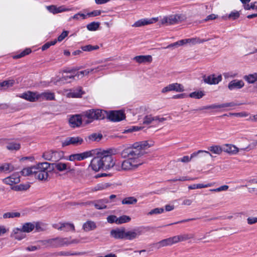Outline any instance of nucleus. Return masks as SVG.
<instances>
[{"instance_id":"16","label":"nucleus","mask_w":257,"mask_h":257,"mask_svg":"<svg viewBox=\"0 0 257 257\" xmlns=\"http://www.w3.org/2000/svg\"><path fill=\"white\" fill-rule=\"evenodd\" d=\"M110 235L111 237L116 239H124L125 228L121 227L113 229L110 232Z\"/></svg>"},{"instance_id":"53","label":"nucleus","mask_w":257,"mask_h":257,"mask_svg":"<svg viewBox=\"0 0 257 257\" xmlns=\"http://www.w3.org/2000/svg\"><path fill=\"white\" fill-rule=\"evenodd\" d=\"M230 115L239 117H245L249 115V114L245 111L237 112V113H231Z\"/></svg>"},{"instance_id":"21","label":"nucleus","mask_w":257,"mask_h":257,"mask_svg":"<svg viewBox=\"0 0 257 257\" xmlns=\"http://www.w3.org/2000/svg\"><path fill=\"white\" fill-rule=\"evenodd\" d=\"M53 226L58 230H64L66 231H74L75 230V226L74 224L71 223H59V224H54Z\"/></svg>"},{"instance_id":"19","label":"nucleus","mask_w":257,"mask_h":257,"mask_svg":"<svg viewBox=\"0 0 257 257\" xmlns=\"http://www.w3.org/2000/svg\"><path fill=\"white\" fill-rule=\"evenodd\" d=\"M3 182L9 185H13L20 182V176L18 173H14L11 176L6 177L3 180Z\"/></svg>"},{"instance_id":"14","label":"nucleus","mask_w":257,"mask_h":257,"mask_svg":"<svg viewBox=\"0 0 257 257\" xmlns=\"http://www.w3.org/2000/svg\"><path fill=\"white\" fill-rule=\"evenodd\" d=\"M53 169H56L59 172L67 171L69 172L71 171V165L69 163H63L61 162H57L52 164Z\"/></svg>"},{"instance_id":"39","label":"nucleus","mask_w":257,"mask_h":257,"mask_svg":"<svg viewBox=\"0 0 257 257\" xmlns=\"http://www.w3.org/2000/svg\"><path fill=\"white\" fill-rule=\"evenodd\" d=\"M15 83V80L13 79H9L5 80L0 83V88L2 89H7L12 87Z\"/></svg>"},{"instance_id":"52","label":"nucleus","mask_w":257,"mask_h":257,"mask_svg":"<svg viewBox=\"0 0 257 257\" xmlns=\"http://www.w3.org/2000/svg\"><path fill=\"white\" fill-rule=\"evenodd\" d=\"M239 16L240 14L238 11H233L230 13V14L227 16V18L232 20H235L239 18Z\"/></svg>"},{"instance_id":"42","label":"nucleus","mask_w":257,"mask_h":257,"mask_svg":"<svg viewBox=\"0 0 257 257\" xmlns=\"http://www.w3.org/2000/svg\"><path fill=\"white\" fill-rule=\"evenodd\" d=\"M137 202V199L134 197H126L122 200V204L131 205L136 204Z\"/></svg>"},{"instance_id":"61","label":"nucleus","mask_w":257,"mask_h":257,"mask_svg":"<svg viewBox=\"0 0 257 257\" xmlns=\"http://www.w3.org/2000/svg\"><path fill=\"white\" fill-rule=\"evenodd\" d=\"M247 222L248 224L251 225L257 223V217H248L247 218Z\"/></svg>"},{"instance_id":"1","label":"nucleus","mask_w":257,"mask_h":257,"mask_svg":"<svg viewBox=\"0 0 257 257\" xmlns=\"http://www.w3.org/2000/svg\"><path fill=\"white\" fill-rule=\"evenodd\" d=\"M153 145V143L149 141L136 142L132 146L125 147L120 153L122 158H126L121 163L115 165L112 155L115 154L113 150H101L103 170L109 169L115 166L117 171H132L138 168L144 163L142 157L145 150Z\"/></svg>"},{"instance_id":"29","label":"nucleus","mask_w":257,"mask_h":257,"mask_svg":"<svg viewBox=\"0 0 257 257\" xmlns=\"http://www.w3.org/2000/svg\"><path fill=\"white\" fill-rule=\"evenodd\" d=\"M69 122L71 127H78L82 123V118L79 115H73L69 118Z\"/></svg>"},{"instance_id":"9","label":"nucleus","mask_w":257,"mask_h":257,"mask_svg":"<svg viewBox=\"0 0 257 257\" xmlns=\"http://www.w3.org/2000/svg\"><path fill=\"white\" fill-rule=\"evenodd\" d=\"M83 142V139L80 137H68L62 141V146L63 147L69 145L77 146L81 145Z\"/></svg>"},{"instance_id":"26","label":"nucleus","mask_w":257,"mask_h":257,"mask_svg":"<svg viewBox=\"0 0 257 257\" xmlns=\"http://www.w3.org/2000/svg\"><path fill=\"white\" fill-rule=\"evenodd\" d=\"M11 236L15 239L21 240L26 237V234L22 228H15L12 232Z\"/></svg>"},{"instance_id":"20","label":"nucleus","mask_w":257,"mask_h":257,"mask_svg":"<svg viewBox=\"0 0 257 257\" xmlns=\"http://www.w3.org/2000/svg\"><path fill=\"white\" fill-rule=\"evenodd\" d=\"M222 80L221 75L211 74L204 78V81L209 84H217Z\"/></svg>"},{"instance_id":"46","label":"nucleus","mask_w":257,"mask_h":257,"mask_svg":"<svg viewBox=\"0 0 257 257\" xmlns=\"http://www.w3.org/2000/svg\"><path fill=\"white\" fill-rule=\"evenodd\" d=\"M99 25L100 24L99 22H93L87 25V29L89 31H94L98 29Z\"/></svg>"},{"instance_id":"44","label":"nucleus","mask_w":257,"mask_h":257,"mask_svg":"<svg viewBox=\"0 0 257 257\" xmlns=\"http://www.w3.org/2000/svg\"><path fill=\"white\" fill-rule=\"evenodd\" d=\"M108 186L106 184H98L94 187L90 188V192H95L97 191L103 190L106 189Z\"/></svg>"},{"instance_id":"24","label":"nucleus","mask_w":257,"mask_h":257,"mask_svg":"<svg viewBox=\"0 0 257 257\" xmlns=\"http://www.w3.org/2000/svg\"><path fill=\"white\" fill-rule=\"evenodd\" d=\"M158 18H152L150 19H141V20H139L138 21L136 22L133 25V27H142L143 26L153 24L154 22L158 21Z\"/></svg>"},{"instance_id":"45","label":"nucleus","mask_w":257,"mask_h":257,"mask_svg":"<svg viewBox=\"0 0 257 257\" xmlns=\"http://www.w3.org/2000/svg\"><path fill=\"white\" fill-rule=\"evenodd\" d=\"M81 48L83 51L90 52L98 49L99 47L97 45L93 46L91 45H87L82 46Z\"/></svg>"},{"instance_id":"37","label":"nucleus","mask_w":257,"mask_h":257,"mask_svg":"<svg viewBox=\"0 0 257 257\" xmlns=\"http://www.w3.org/2000/svg\"><path fill=\"white\" fill-rule=\"evenodd\" d=\"M21 216V213L18 212H8L3 215L4 219L18 218Z\"/></svg>"},{"instance_id":"18","label":"nucleus","mask_w":257,"mask_h":257,"mask_svg":"<svg viewBox=\"0 0 257 257\" xmlns=\"http://www.w3.org/2000/svg\"><path fill=\"white\" fill-rule=\"evenodd\" d=\"M108 118L113 121H119L124 119L125 115L121 110L112 111L108 115Z\"/></svg>"},{"instance_id":"2","label":"nucleus","mask_w":257,"mask_h":257,"mask_svg":"<svg viewBox=\"0 0 257 257\" xmlns=\"http://www.w3.org/2000/svg\"><path fill=\"white\" fill-rule=\"evenodd\" d=\"M51 164L39 163L36 165L23 169L21 173L25 176H31L40 181H46L49 177Z\"/></svg>"},{"instance_id":"28","label":"nucleus","mask_w":257,"mask_h":257,"mask_svg":"<svg viewBox=\"0 0 257 257\" xmlns=\"http://www.w3.org/2000/svg\"><path fill=\"white\" fill-rule=\"evenodd\" d=\"M39 100H55V94L49 91L38 93Z\"/></svg>"},{"instance_id":"50","label":"nucleus","mask_w":257,"mask_h":257,"mask_svg":"<svg viewBox=\"0 0 257 257\" xmlns=\"http://www.w3.org/2000/svg\"><path fill=\"white\" fill-rule=\"evenodd\" d=\"M200 153H205V154L209 155L210 156L212 157L211 154L209 151H204V150H199L197 152H194L192 154H191V155L190 157L191 158V160H192L194 157H197L198 156V155H199Z\"/></svg>"},{"instance_id":"34","label":"nucleus","mask_w":257,"mask_h":257,"mask_svg":"<svg viewBox=\"0 0 257 257\" xmlns=\"http://www.w3.org/2000/svg\"><path fill=\"white\" fill-rule=\"evenodd\" d=\"M243 79L248 83L252 84L257 80V73L245 75L243 77Z\"/></svg>"},{"instance_id":"58","label":"nucleus","mask_w":257,"mask_h":257,"mask_svg":"<svg viewBox=\"0 0 257 257\" xmlns=\"http://www.w3.org/2000/svg\"><path fill=\"white\" fill-rule=\"evenodd\" d=\"M107 221L108 223H116L117 224V217L115 215H109L107 217Z\"/></svg>"},{"instance_id":"36","label":"nucleus","mask_w":257,"mask_h":257,"mask_svg":"<svg viewBox=\"0 0 257 257\" xmlns=\"http://www.w3.org/2000/svg\"><path fill=\"white\" fill-rule=\"evenodd\" d=\"M208 150L212 153L220 155L223 151L222 148L219 145H213L208 148Z\"/></svg>"},{"instance_id":"6","label":"nucleus","mask_w":257,"mask_h":257,"mask_svg":"<svg viewBox=\"0 0 257 257\" xmlns=\"http://www.w3.org/2000/svg\"><path fill=\"white\" fill-rule=\"evenodd\" d=\"M185 20V17L182 15H171L164 17L161 20L162 24L171 25L178 24Z\"/></svg>"},{"instance_id":"4","label":"nucleus","mask_w":257,"mask_h":257,"mask_svg":"<svg viewBox=\"0 0 257 257\" xmlns=\"http://www.w3.org/2000/svg\"><path fill=\"white\" fill-rule=\"evenodd\" d=\"M189 238V237L187 234H181L174 236L163 239L156 243L154 246L157 248H160L164 246L172 245L175 243L186 240Z\"/></svg>"},{"instance_id":"12","label":"nucleus","mask_w":257,"mask_h":257,"mask_svg":"<svg viewBox=\"0 0 257 257\" xmlns=\"http://www.w3.org/2000/svg\"><path fill=\"white\" fill-rule=\"evenodd\" d=\"M142 233L143 229L141 228H136L127 231L125 230L124 239L128 240L134 239L138 238Z\"/></svg>"},{"instance_id":"7","label":"nucleus","mask_w":257,"mask_h":257,"mask_svg":"<svg viewBox=\"0 0 257 257\" xmlns=\"http://www.w3.org/2000/svg\"><path fill=\"white\" fill-rule=\"evenodd\" d=\"M250 145L247 146L244 148H238L236 146L230 144H225L222 146L223 151L230 155H236L240 151H248L250 150Z\"/></svg>"},{"instance_id":"57","label":"nucleus","mask_w":257,"mask_h":257,"mask_svg":"<svg viewBox=\"0 0 257 257\" xmlns=\"http://www.w3.org/2000/svg\"><path fill=\"white\" fill-rule=\"evenodd\" d=\"M195 179L192 178H189L187 176H183L180 177L178 178L174 179L173 180V181H192L194 180Z\"/></svg>"},{"instance_id":"5","label":"nucleus","mask_w":257,"mask_h":257,"mask_svg":"<svg viewBox=\"0 0 257 257\" xmlns=\"http://www.w3.org/2000/svg\"><path fill=\"white\" fill-rule=\"evenodd\" d=\"M94 152L92 157L93 158L90 162L89 167L95 172L103 170L102 160L100 150H91Z\"/></svg>"},{"instance_id":"47","label":"nucleus","mask_w":257,"mask_h":257,"mask_svg":"<svg viewBox=\"0 0 257 257\" xmlns=\"http://www.w3.org/2000/svg\"><path fill=\"white\" fill-rule=\"evenodd\" d=\"M7 149L13 151V150H18L20 148V145L19 144L15 143H10L7 145Z\"/></svg>"},{"instance_id":"22","label":"nucleus","mask_w":257,"mask_h":257,"mask_svg":"<svg viewBox=\"0 0 257 257\" xmlns=\"http://www.w3.org/2000/svg\"><path fill=\"white\" fill-rule=\"evenodd\" d=\"M108 203L107 199H99L87 203L88 205H93L97 209H103L107 208L106 204Z\"/></svg>"},{"instance_id":"38","label":"nucleus","mask_w":257,"mask_h":257,"mask_svg":"<svg viewBox=\"0 0 257 257\" xmlns=\"http://www.w3.org/2000/svg\"><path fill=\"white\" fill-rule=\"evenodd\" d=\"M84 116L89 120L87 122H90L95 119V109L89 110L85 112Z\"/></svg>"},{"instance_id":"56","label":"nucleus","mask_w":257,"mask_h":257,"mask_svg":"<svg viewBox=\"0 0 257 257\" xmlns=\"http://www.w3.org/2000/svg\"><path fill=\"white\" fill-rule=\"evenodd\" d=\"M101 13V11L100 10H95L91 12L87 13V17H96L100 15Z\"/></svg>"},{"instance_id":"49","label":"nucleus","mask_w":257,"mask_h":257,"mask_svg":"<svg viewBox=\"0 0 257 257\" xmlns=\"http://www.w3.org/2000/svg\"><path fill=\"white\" fill-rule=\"evenodd\" d=\"M164 210L163 208H156L151 210L150 212H149L148 215H152L154 214H161L164 212Z\"/></svg>"},{"instance_id":"41","label":"nucleus","mask_w":257,"mask_h":257,"mask_svg":"<svg viewBox=\"0 0 257 257\" xmlns=\"http://www.w3.org/2000/svg\"><path fill=\"white\" fill-rule=\"evenodd\" d=\"M205 95L203 91H197L191 92L189 94V96L191 98L195 99H200Z\"/></svg>"},{"instance_id":"60","label":"nucleus","mask_w":257,"mask_h":257,"mask_svg":"<svg viewBox=\"0 0 257 257\" xmlns=\"http://www.w3.org/2000/svg\"><path fill=\"white\" fill-rule=\"evenodd\" d=\"M33 224L35 226V228L37 231H41L44 230V226L42 224L39 222H33Z\"/></svg>"},{"instance_id":"11","label":"nucleus","mask_w":257,"mask_h":257,"mask_svg":"<svg viewBox=\"0 0 257 257\" xmlns=\"http://www.w3.org/2000/svg\"><path fill=\"white\" fill-rule=\"evenodd\" d=\"M46 9L53 14H57L65 12L72 11L74 10L73 8H66L64 5L58 7L55 5L49 6L46 7Z\"/></svg>"},{"instance_id":"13","label":"nucleus","mask_w":257,"mask_h":257,"mask_svg":"<svg viewBox=\"0 0 257 257\" xmlns=\"http://www.w3.org/2000/svg\"><path fill=\"white\" fill-rule=\"evenodd\" d=\"M102 70H103V66H99L94 68L87 69L83 71H78L75 74V76L77 77L78 79H81L84 76H87L90 73H96Z\"/></svg>"},{"instance_id":"43","label":"nucleus","mask_w":257,"mask_h":257,"mask_svg":"<svg viewBox=\"0 0 257 257\" xmlns=\"http://www.w3.org/2000/svg\"><path fill=\"white\" fill-rule=\"evenodd\" d=\"M95 112L96 119H102L106 115V111L101 109H95Z\"/></svg>"},{"instance_id":"64","label":"nucleus","mask_w":257,"mask_h":257,"mask_svg":"<svg viewBox=\"0 0 257 257\" xmlns=\"http://www.w3.org/2000/svg\"><path fill=\"white\" fill-rule=\"evenodd\" d=\"M191 158L190 157L188 156H185L181 158L178 159L179 161H180L183 163H188L191 161Z\"/></svg>"},{"instance_id":"62","label":"nucleus","mask_w":257,"mask_h":257,"mask_svg":"<svg viewBox=\"0 0 257 257\" xmlns=\"http://www.w3.org/2000/svg\"><path fill=\"white\" fill-rule=\"evenodd\" d=\"M75 76V74L74 75H65L63 76L62 78H60V81L62 82L67 81L69 79H74Z\"/></svg>"},{"instance_id":"54","label":"nucleus","mask_w":257,"mask_h":257,"mask_svg":"<svg viewBox=\"0 0 257 257\" xmlns=\"http://www.w3.org/2000/svg\"><path fill=\"white\" fill-rule=\"evenodd\" d=\"M229 187L227 185H223L216 189H210V191L211 192H221L226 191L228 189Z\"/></svg>"},{"instance_id":"40","label":"nucleus","mask_w":257,"mask_h":257,"mask_svg":"<svg viewBox=\"0 0 257 257\" xmlns=\"http://www.w3.org/2000/svg\"><path fill=\"white\" fill-rule=\"evenodd\" d=\"M87 14H83L81 12H79L76 14H75L72 17H71L69 18V20L71 21L72 20H84L87 18Z\"/></svg>"},{"instance_id":"23","label":"nucleus","mask_w":257,"mask_h":257,"mask_svg":"<svg viewBox=\"0 0 257 257\" xmlns=\"http://www.w3.org/2000/svg\"><path fill=\"white\" fill-rule=\"evenodd\" d=\"M20 97L31 102L39 100L38 93L36 92L28 91L22 94Z\"/></svg>"},{"instance_id":"25","label":"nucleus","mask_w":257,"mask_h":257,"mask_svg":"<svg viewBox=\"0 0 257 257\" xmlns=\"http://www.w3.org/2000/svg\"><path fill=\"white\" fill-rule=\"evenodd\" d=\"M244 85L243 81L241 80L234 79L231 81L228 85V88L230 90L238 89L242 88Z\"/></svg>"},{"instance_id":"33","label":"nucleus","mask_w":257,"mask_h":257,"mask_svg":"<svg viewBox=\"0 0 257 257\" xmlns=\"http://www.w3.org/2000/svg\"><path fill=\"white\" fill-rule=\"evenodd\" d=\"M21 228L24 233H29L35 229V226L33 222H27L22 225Z\"/></svg>"},{"instance_id":"59","label":"nucleus","mask_w":257,"mask_h":257,"mask_svg":"<svg viewBox=\"0 0 257 257\" xmlns=\"http://www.w3.org/2000/svg\"><path fill=\"white\" fill-rule=\"evenodd\" d=\"M68 32L67 31H64L58 37L57 41L58 42H61L63 41L68 35Z\"/></svg>"},{"instance_id":"51","label":"nucleus","mask_w":257,"mask_h":257,"mask_svg":"<svg viewBox=\"0 0 257 257\" xmlns=\"http://www.w3.org/2000/svg\"><path fill=\"white\" fill-rule=\"evenodd\" d=\"M153 121H154V116L151 115H147L144 118L143 123L146 124H150Z\"/></svg>"},{"instance_id":"55","label":"nucleus","mask_w":257,"mask_h":257,"mask_svg":"<svg viewBox=\"0 0 257 257\" xmlns=\"http://www.w3.org/2000/svg\"><path fill=\"white\" fill-rule=\"evenodd\" d=\"M57 41L56 40L49 42L45 44L42 47V50L43 51L46 50V49H48L51 46L54 45L56 43Z\"/></svg>"},{"instance_id":"63","label":"nucleus","mask_w":257,"mask_h":257,"mask_svg":"<svg viewBox=\"0 0 257 257\" xmlns=\"http://www.w3.org/2000/svg\"><path fill=\"white\" fill-rule=\"evenodd\" d=\"M40 248V247L35 245H30L26 247L25 249L28 251H34Z\"/></svg>"},{"instance_id":"3","label":"nucleus","mask_w":257,"mask_h":257,"mask_svg":"<svg viewBox=\"0 0 257 257\" xmlns=\"http://www.w3.org/2000/svg\"><path fill=\"white\" fill-rule=\"evenodd\" d=\"M41 242L46 247L57 248L67 246L72 243H78L79 241L77 239L70 240L68 238L57 237L43 240Z\"/></svg>"},{"instance_id":"27","label":"nucleus","mask_w":257,"mask_h":257,"mask_svg":"<svg viewBox=\"0 0 257 257\" xmlns=\"http://www.w3.org/2000/svg\"><path fill=\"white\" fill-rule=\"evenodd\" d=\"M84 94L81 87H78L75 89L70 90L69 92L66 94L67 97L69 98H79Z\"/></svg>"},{"instance_id":"10","label":"nucleus","mask_w":257,"mask_h":257,"mask_svg":"<svg viewBox=\"0 0 257 257\" xmlns=\"http://www.w3.org/2000/svg\"><path fill=\"white\" fill-rule=\"evenodd\" d=\"M184 86L178 83H174L172 84H170L167 86L164 87L161 90V92L162 93H166L170 91H175L178 92H181L184 91Z\"/></svg>"},{"instance_id":"8","label":"nucleus","mask_w":257,"mask_h":257,"mask_svg":"<svg viewBox=\"0 0 257 257\" xmlns=\"http://www.w3.org/2000/svg\"><path fill=\"white\" fill-rule=\"evenodd\" d=\"M94 153V151L90 150L81 153L72 154L69 156L67 160L70 161H81L92 157Z\"/></svg>"},{"instance_id":"17","label":"nucleus","mask_w":257,"mask_h":257,"mask_svg":"<svg viewBox=\"0 0 257 257\" xmlns=\"http://www.w3.org/2000/svg\"><path fill=\"white\" fill-rule=\"evenodd\" d=\"M234 102L224 103L220 104H213L211 105L204 106L198 109L199 110L209 109H221L227 107H232L235 106Z\"/></svg>"},{"instance_id":"35","label":"nucleus","mask_w":257,"mask_h":257,"mask_svg":"<svg viewBox=\"0 0 257 257\" xmlns=\"http://www.w3.org/2000/svg\"><path fill=\"white\" fill-rule=\"evenodd\" d=\"M208 40L206 39H200L198 38H193L190 39H186L187 44H190L191 45H194L196 44H200L203 42L207 41Z\"/></svg>"},{"instance_id":"15","label":"nucleus","mask_w":257,"mask_h":257,"mask_svg":"<svg viewBox=\"0 0 257 257\" xmlns=\"http://www.w3.org/2000/svg\"><path fill=\"white\" fill-rule=\"evenodd\" d=\"M60 153L57 151L50 150L43 154V158L48 161H57L60 159Z\"/></svg>"},{"instance_id":"31","label":"nucleus","mask_w":257,"mask_h":257,"mask_svg":"<svg viewBox=\"0 0 257 257\" xmlns=\"http://www.w3.org/2000/svg\"><path fill=\"white\" fill-rule=\"evenodd\" d=\"M133 59L139 63L151 62L152 61V57L151 55L137 56Z\"/></svg>"},{"instance_id":"32","label":"nucleus","mask_w":257,"mask_h":257,"mask_svg":"<svg viewBox=\"0 0 257 257\" xmlns=\"http://www.w3.org/2000/svg\"><path fill=\"white\" fill-rule=\"evenodd\" d=\"M14 170V166L10 163H0V173H10Z\"/></svg>"},{"instance_id":"48","label":"nucleus","mask_w":257,"mask_h":257,"mask_svg":"<svg viewBox=\"0 0 257 257\" xmlns=\"http://www.w3.org/2000/svg\"><path fill=\"white\" fill-rule=\"evenodd\" d=\"M131 220V218L128 216L122 215L117 218V224H122L124 223L128 222Z\"/></svg>"},{"instance_id":"30","label":"nucleus","mask_w":257,"mask_h":257,"mask_svg":"<svg viewBox=\"0 0 257 257\" xmlns=\"http://www.w3.org/2000/svg\"><path fill=\"white\" fill-rule=\"evenodd\" d=\"M97 228L96 223L92 220H88L83 224L82 228L85 232L95 230Z\"/></svg>"}]
</instances>
